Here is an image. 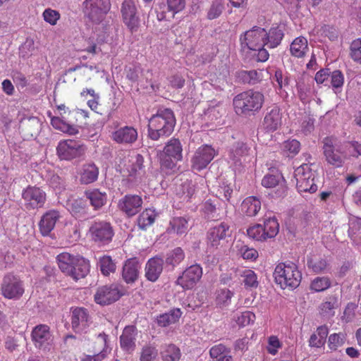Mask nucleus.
<instances>
[{"instance_id": "cd10ccee", "label": "nucleus", "mask_w": 361, "mask_h": 361, "mask_svg": "<svg viewBox=\"0 0 361 361\" xmlns=\"http://www.w3.org/2000/svg\"><path fill=\"white\" fill-rule=\"evenodd\" d=\"M99 169L93 163L82 165L80 173V182L82 184H90L98 178Z\"/></svg>"}, {"instance_id": "8fccbe9b", "label": "nucleus", "mask_w": 361, "mask_h": 361, "mask_svg": "<svg viewBox=\"0 0 361 361\" xmlns=\"http://www.w3.org/2000/svg\"><path fill=\"white\" fill-rule=\"evenodd\" d=\"M99 266L102 273L108 276L110 273H114L116 271V263L112 260L110 256H103L99 259Z\"/></svg>"}, {"instance_id": "49530a36", "label": "nucleus", "mask_w": 361, "mask_h": 361, "mask_svg": "<svg viewBox=\"0 0 361 361\" xmlns=\"http://www.w3.org/2000/svg\"><path fill=\"white\" fill-rule=\"evenodd\" d=\"M169 232L173 231L177 234L185 233L188 231V221L184 217H174L170 221Z\"/></svg>"}, {"instance_id": "0e129e2a", "label": "nucleus", "mask_w": 361, "mask_h": 361, "mask_svg": "<svg viewBox=\"0 0 361 361\" xmlns=\"http://www.w3.org/2000/svg\"><path fill=\"white\" fill-rule=\"evenodd\" d=\"M276 82L278 87L281 90L283 87L288 86L290 78L288 74H283L281 70H276L273 78Z\"/></svg>"}, {"instance_id": "423d86ee", "label": "nucleus", "mask_w": 361, "mask_h": 361, "mask_svg": "<svg viewBox=\"0 0 361 361\" xmlns=\"http://www.w3.org/2000/svg\"><path fill=\"white\" fill-rule=\"evenodd\" d=\"M86 15L95 23H100L111 8L110 0H85Z\"/></svg>"}, {"instance_id": "de8ad7c7", "label": "nucleus", "mask_w": 361, "mask_h": 361, "mask_svg": "<svg viewBox=\"0 0 361 361\" xmlns=\"http://www.w3.org/2000/svg\"><path fill=\"white\" fill-rule=\"evenodd\" d=\"M310 78H302L297 82L298 96L302 102H305L311 93V84Z\"/></svg>"}, {"instance_id": "f257e3e1", "label": "nucleus", "mask_w": 361, "mask_h": 361, "mask_svg": "<svg viewBox=\"0 0 361 361\" xmlns=\"http://www.w3.org/2000/svg\"><path fill=\"white\" fill-rule=\"evenodd\" d=\"M176 118L170 109H159L149 120L148 137L154 141L169 136L173 131Z\"/></svg>"}, {"instance_id": "3c124183", "label": "nucleus", "mask_w": 361, "mask_h": 361, "mask_svg": "<svg viewBox=\"0 0 361 361\" xmlns=\"http://www.w3.org/2000/svg\"><path fill=\"white\" fill-rule=\"evenodd\" d=\"M224 10V0H214L207 11V17L209 20L219 18Z\"/></svg>"}, {"instance_id": "7c9ffc66", "label": "nucleus", "mask_w": 361, "mask_h": 361, "mask_svg": "<svg viewBox=\"0 0 361 361\" xmlns=\"http://www.w3.org/2000/svg\"><path fill=\"white\" fill-rule=\"evenodd\" d=\"M261 209L260 200L254 196L245 198L241 204L242 212L248 216H256Z\"/></svg>"}, {"instance_id": "a18cd8bd", "label": "nucleus", "mask_w": 361, "mask_h": 361, "mask_svg": "<svg viewBox=\"0 0 361 361\" xmlns=\"http://www.w3.org/2000/svg\"><path fill=\"white\" fill-rule=\"evenodd\" d=\"M184 258L185 253L183 250L179 247H176L168 254L167 257L166 258V264L174 268L176 266L178 265Z\"/></svg>"}, {"instance_id": "2eb2a0df", "label": "nucleus", "mask_w": 361, "mask_h": 361, "mask_svg": "<svg viewBox=\"0 0 361 361\" xmlns=\"http://www.w3.org/2000/svg\"><path fill=\"white\" fill-rule=\"evenodd\" d=\"M262 185L267 188H274L276 197H283L287 191L286 180L280 173L265 175L262 180Z\"/></svg>"}, {"instance_id": "58836bf2", "label": "nucleus", "mask_w": 361, "mask_h": 361, "mask_svg": "<svg viewBox=\"0 0 361 361\" xmlns=\"http://www.w3.org/2000/svg\"><path fill=\"white\" fill-rule=\"evenodd\" d=\"M182 145L178 139L172 138L166 145L164 153L171 156L174 160H180L182 159Z\"/></svg>"}, {"instance_id": "6e6552de", "label": "nucleus", "mask_w": 361, "mask_h": 361, "mask_svg": "<svg viewBox=\"0 0 361 361\" xmlns=\"http://www.w3.org/2000/svg\"><path fill=\"white\" fill-rule=\"evenodd\" d=\"M57 154L61 159L71 160L84 155L86 147L75 140L61 141L56 148Z\"/></svg>"}, {"instance_id": "c85d7f7f", "label": "nucleus", "mask_w": 361, "mask_h": 361, "mask_svg": "<svg viewBox=\"0 0 361 361\" xmlns=\"http://www.w3.org/2000/svg\"><path fill=\"white\" fill-rule=\"evenodd\" d=\"M136 328L133 326L125 327L120 336L121 346L126 350H133L135 346Z\"/></svg>"}, {"instance_id": "603ef678", "label": "nucleus", "mask_w": 361, "mask_h": 361, "mask_svg": "<svg viewBox=\"0 0 361 361\" xmlns=\"http://www.w3.org/2000/svg\"><path fill=\"white\" fill-rule=\"evenodd\" d=\"M300 143L297 140H288L282 145V149L288 157H294L300 151Z\"/></svg>"}, {"instance_id": "7ed1b4c3", "label": "nucleus", "mask_w": 361, "mask_h": 361, "mask_svg": "<svg viewBox=\"0 0 361 361\" xmlns=\"http://www.w3.org/2000/svg\"><path fill=\"white\" fill-rule=\"evenodd\" d=\"M274 277L275 282L282 289L296 288L300 283L302 274L298 266L292 262L279 264L274 270Z\"/></svg>"}, {"instance_id": "6e6d98bb", "label": "nucleus", "mask_w": 361, "mask_h": 361, "mask_svg": "<svg viewBox=\"0 0 361 361\" xmlns=\"http://www.w3.org/2000/svg\"><path fill=\"white\" fill-rule=\"evenodd\" d=\"M247 235L258 241H265V233L263 232L262 226L261 224H256L253 226L250 227L247 230Z\"/></svg>"}, {"instance_id": "c756f323", "label": "nucleus", "mask_w": 361, "mask_h": 361, "mask_svg": "<svg viewBox=\"0 0 361 361\" xmlns=\"http://www.w3.org/2000/svg\"><path fill=\"white\" fill-rule=\"evenodd\" d=\"M79 257L68 252H62L56 257V261L60 270L66 275L71 273L72 267Z\"/></svg>"}, {"instance_id": "5701e85b", "label": "nucleus", "mask_w": 361, "mask_h": 361, "mask_svg": "<svg viewBox=\"0 0 361 361\" xmlns=\"http://www.w3.org/2000/svg\"><path fill=\"white\" fill-rule=\"evenodd\" d=\"M229 228V225L225 222H221L211 228L207 235V239L211 246L217 247L220 244V241L225 239L228 235Z\"/></svg>"}, {"instance_id": "f3484780", "label": "nucleus", "mask_w": 361, "mask_h": 361, "mask_svg": "<svg viewBox=\"0 0 361 361\" xmlns=\"http://www.w3.org/2000/svg\"><path fill=\"white\" fill-rule=\"evenodd\" d=\"M137 131L133 127L126 126L118 128L111 133V138L120 145H132L137 140Z\"/></svg>"}, {"instance_id": "ddd939ff", "label": "nucleus", "mask_w": 361, "mask_h": 361, "mask_svg": "<svg viewBox=\"0 0 361 361\" xmlns=\"http://www.w3.org/2000/svg\"><path fill=\"white\" fill-rule=\"evenodd\" d=\"M202 276V269L198 264H193L187 268L176 280V284L183 289H192L200 280Z\"/></svg>"}, {"instance_id": "9b49d317", "label": "nucleus", "mask_w": 361, "mask_h": 361, "mask_svg": "<svg viewBox=\"0 0 361 361\" xmlns=\"http://www.w3.org/2000/svg\"><path fill=\"white\" fill-rule=\"evenodd\" d=\"M22 198L27 209L42 208L47 199L45 192L35 186H28L22 192Z\"/></svg>"}, {"instance_id": "f704fd0d", "label": "nucleus", "mask_w": 361, "mask_h": 361, "mask_svg": "<svg viewBox=\"0 0 361 361\" xmlns=\"http://www.w3.org/2000/svg\"><path fill=\"white\" fill-rule=\"evenodd\" d=\"M182 312L179 308H174L169 312L160 314L157 318V322L160 326H167L178 321L181 317Z\"/></svg>"}, {"instance_id": "c03bdc74", "label": "nucleus", "mask_w": 361, "mask_h": 361, "mask_svg": "<svg viewBox=\"0 0 361 361\" xmlns=\"http://www.w3.org/2000/svg\"><path fill=\"white\" fill-rule=\"evenodd\" d=\"M161 354L163 361H178L181 356L180 349L173 344L165 345Z\"/></svg>"}, {"instance_id": "2f4dec72", "label": "nucleus", "mask_w": 361, "mask_h": 361, "mask_svg": "<svg viewBox=\"0 0 361 361\" xmlns=\"http://www.w3.org/2000/svg\"><path fill=\"white\" fill-rule=\"evenodd\" d=\"M90 271V264L84 258L80 257L73 264L71 273L68 276L77 281L85 277Z\"/></svg>"}, {"instance_id": "13d9d810", "label": "nucleus", "mask_w": 361, "mask_h": 361, "mask_svg": "<svg viewBox=\"0 0 361 361\" xmlns=\"http://www.w3.org/2000/svg\"><path fill=\"white\" fill-rule=\"evenodd\" d=\"M157 350L151 345H146L142 348L140 360V361H153L157 356Z\"/></svg>"}, {"instance_id": "473e14b6", "label": "nucleus", "mask_w": 361, "mask_h": 361, "mask_svg": "<svg viewBox=\"0 0 361 361\" xmlns=\"http://www.w3.org/2000/svg\"><path fill=\"white\" fill-rule=\"evenodd\" d=\"M307 39L304 37L295 38L290 44V51L292 56L301 58L308 51Z\"/></svg>"}, {"instance_id": "aec40b11", "label": "nucleus", "mask_w": 361, "mask_h": 361, "mask_svg": "<svg viewBox=\"0 0 361 361\" xmlns=\"http://www.w3.org/2000/svg\"><path fill=\"white\" fill-rule=\"evenodd\" d=\"M282 113L276 106H271L267 109V112L263 120V126L267 131L274 132L282 126Z\"/></svg>"}, {"instance_id": "1a4fd4ad", "label": "nucleus", "mask_w": 361, "mask_h": 361, "mask_svg": "<svg viewBox=\"0 0 361 361\" xmlns=\"http://www.w3.org/2000/svg\"><path fill=\"white\" fill-rule=\"evenodd\" d=\"M123 22L131 34L136 32L140 26L137 8L133 0H124L121 6Z\"/></svg>"}, {"instance_id": "a19ab883", "label": "nucleus", "mask_w": 361, "mask_h": 361, "mask_svg": "<svg viewBox=\"0 0 361 361\" xmlns=\"http://www.w3.org/2000/svg\"><path fill=\"white\" fill-rule=\"evenodd\" d=\"M283 37V32L279 27H271L267 32L266 44L268 48H275L279 46Z\"/></svg>"}, {"instance_id": "4d7b16f0", "label": "nucleus", "mask_w": 361, "mask_h": 361, "mask_svg": "<svg viewBox=\"0 0 361 361\" xmlns=\"http://www.w3.org/2000/svg\"><path fill=\"white\" fill-rule=\"evenodd\" d=\"M350 56L353 61L361 64V38L355 39L351 42Z\"/></svg>"}, {"instance_id": "4c0bfd02", "label": "nucleus", "mask_w": 361, "mask_h": 361, "mask_svg": "<svg viewBox=\"0 0 361 361\" xmlns=\"http://www.w3.org/2000/svg\"><path fill=\"white\" fill-rule=\"evenodd\" d=\"M158 214L154 209H145L138 216L137 224L142 230H146L147 227L152 225L157 217Z\"/></svg>"}, {"instance_id": "5fc2aeb1", "label": "nucleus", "mask_w": 361, "mask_h": 361, "mask_svg": "<svg viewBox=\"0 0 361 361\" xmlns=\"http://www.w3.org/2000/svg\"><path fill=\"white\" fill-rule=\"evenodd\" d=\"M331 286V281L328 277H316L310 284V289L315 292H321L326 290Z\"/></svg>"}, {"instance_id": "69168bd1", "label": "nucleus", "mask_w": 361, "mask_h": 361, "mask_svg": "<svg viewBox=\"0 0 361 361\" xmlns=\"http://www.w3.org/2000/svg\"><path fill=\"white\" fill-rule=\"evenodd\" d=\"M233 296V293L228 289L221 290L216 296L217 305L220 307L227 305Z\"/></svg>"}, {"instance_id": "6ab92c4d", "label": "nucleus", "mask_w": 361, "mask_h": 361, "mask_svg": "<svg viewBox=\"0 0 361 361\" xmlns=\"http://www.w3.org/2000/svg\"><path fill=\"white\" fill-rule=\"evenodd\" d=\"M142 200L137 195H126L118 202V207L128 216L137 214L142 207Z\"/></svg>"}, {"instance_id": "ea45409f", "label": "nucleus", "mask_w": 361, "mask_h": 361, "mask_svg": "<svg viewBox=\"0 0 361 361\" xmlns=\"http://www.w3.org/2000/svg\"><path fill=\"white\" fill-rule=\"evenodd\" d=\"M329 329L326 325L320 326L317 329L310 338L309 343L311 347L320 348L324 345L328 336Z\"/></svg>"}, {"instance_id": "37998d69", "label": "nucleus", "mask_w": 361, "mask_h": 361, "mask_svg": "<svg viewBox=\"0 0 361 361\" xmlns=\"http://www.w3.org/2000/svg\"><path fill=\"white\" fill-rule=\"evenodd\" d=\"M266 240L274 238L279 231V224L275 217L266 219L262 226Z\"/></svg>"}, {"instance_id": "c9c22d12", "label": "nucleus", "mask_w": 361, "mask_h": 361, "mask_svg": "<svg viewBox=\"0 0 361 361\" xmlns=\"http://www.w3.org/2000/svg\"><path fill=\"white\" fill-rule=\"evenodd\" d=\"M307 265L310 269L317 274L328 272L330 269L327 260L320 257H308Z\"/></svg>"}, {"instance_id": "864d4df0", "label": "nucleus", "mask_w": 361, "mask_h": 361, "mask_svg": "<svg viewBox=\"0 0 361 361\" xmlns=\"http://www.w3.org/2000/svg\"><path fill=\"white\" fill-rule=\"evenodd\" d=\"M243 283L246 288H257L258 286V281L256 274L250 269H245L241 274Z\"/></svg>"}, {"instance_id": "a878e982", "label": "nucleus", "mask_w": 361, "mask_h": 361, "mask_svg": "<svg viewBox=\"0 0 361 361\" xmlns=\"http://www.w3.org/2000/svg\"><path fill=\"white\" fill-rule=\"evenodd\" d=\"M59 217V212L56 210H50L45 213L39 224L41 233L43 235H48L54 229Z\"/></svg>"}, {"instance_id": "9d476101", "label": "nucleus", "mask_w": 361, "mask_h": 361, "mask_svg": "<svg viewBox=\"0 0 361 361\" xmlns=\"http://www.w3.org/2000/svg\"><path fill=\"white\" fill-rule=\"evenodd\" d=\"M267 31L265 29L255 27L245 32L244 36L240 37L241 45L243 49L253 50L265 46Z\"/></svg>"}, {"instance_id": "79ce46f5", "label": "nucleus", "mask_w": 361, "mask_h": 361, "mask_svg": "<svg viewBox=\"0 0 361 361\" xmlns=\"http://www.w3.org/2000/svg\"><path fill=\"white\" fill-rule=\"evenodd\" d=\"M49 117H51V126L63 133H68L69 135H75L78 133V130L74 126H71L57 116H51V113H49Z\"/></svg>"}, {"instance_id": "bb28decb", "label": "nucleus", "mask_w": 361, "mask_h": 361, "mask_svg": "<svg viewBox=\"0 0 361 361\" xmlns=\"http://www.w3.org/2000/svg\"><path fill=\"white\" fill-rule=\"evenodd\" d=\"M140 266L135 259H128L123 267V279L128 283L135 282L139 274Z\"/></svg>"}, {"instance_id": "052dcab7", "label": "nucleus", "mask_w": 361, "mask_h": 361, "mask_svg": "<svg viewBox=\"0 0 361 361\" xmlns=\"http://www.w3.org/2000/svg\"><path fill=\"white\" fill-rule=\"evenodd\" d=\"M255 319V315L252 312L245 311L236 316L235 322L239 326H245L253 322Z\"/></svg>"}, {"instance_id": "393cba45", "label": "nucleus", "mask_w": 361, "mask_h": 361, "mask_svg": "<svg viewBox=\"0 0 361 361\" xmlns=\"http://www.w3.org/2000/svg\"><path fill=\"white\" fill-rule=\"evenodd\" d=\"M164 266V260L160 257L149 259L145 266V276L147 280L154 282L160 276Z\"/></svg>"}, {"instance_id": "680f3d73", "label": "nucleus", "mask_w": 361, "mask_h": 361, "mask_svg": "<svg viewBox=\"0 0 361 361\" xmlns=\"http://www.w3.org/2000/svg\"><path fill=\"white\" fill-rule=\"evenodd\" d=\"M345 336L343 334H333L329 337V347L332 350H336L338 348L344 343Z\"/></svg>"}, {"instance_id": "f8f14e48", "label": "nucleus", "mask_w": 361, "mask_h": 361, "mask_svg": "<svg viewBox=\"0 0 361 361\" xmlns=\"http://www.w3.org/2000/svg\"><path fill=\"white\" fill-rule=\"evenodd\" d=\"M324 154L328 164L334 167H341L344 162L345 156L336 145V140L332 137L324 140Z\"/></svg>"}, {"instance_id": "f03ea898", "label": "nucleus", "mask_w": 361, "mask_h": 361, "mask_svg": "<svg viewBox=\"0 0 361 361\" xmlns=\"http://www.w3.org/2000/svg\"><path fill=\"white\" fill-rule=\"evenodd\" d=\"M264 94L252 90L237 94L233 100L234 109L238 114L249 115L259 111L264 104Z\"/></svg>"}, {"instance_id": "4be33fe9", "label": "nucleus", "mask_w": 361, "mask_h": 361, "mask_svg": "<svg viewBox=\"0 0 361 361\" xmlns=\"http://www.w3.org/2000/svg\"><path fill=\"white\" fill-rule=\"evenodd\" d=\"M144 162V157L141 154H137L131 156L126 165L128 176L135 179L142 178L145 173Z\"/></svg>"}, {"instance_id": "e2e57ef3", "label": "nucleus", "mask_w": 361, "mask_h": 361, "mask_svg": "<svg viewBox=\"0 0 361 361\" xmlns=\"http://www.w3.org/2000/svg\"><path fill=\"white\" fill-rule=\"evenodd\" d=\"M44 20L51 25H55L60 18V13L51 8H47L43 12Z\"/></svg>"}, {"instance_id": "72a5a7b5", "label": "nucleus", "mask_w": 361, "mask_h": 361, "mask_svg": "<svg viewBox=\"0 0 361 361\" xmlns=\"http://www.w3.org/2000/svg\"><path fill=\"white\" fill-rule=\"evenodd\" d=\"M85 195L95 209L101 208L106 202L107 197L106 192H102L98 189L87 190Z\"/></svg>"}, {"instance_id": "0eeeda50", "label": "nucleus", "mask_w": 361, "mask_h": 361, "mask_svg": "<svg viewBox=\"0 0 361 361\" xmlns=\"http://www.w3.org/2000/svg\"><path fill=\"white\" fill-rule=\"evenodd\" d=\"M215 149L209 145H203L198 147L192 155L190 163L191 169L195 172H199L209 165L216 156Z\"/></svg>"}, {"instance_id": "20e7f679", "label": "nucleus", "mask_w": 361, "mask_h": 361, "mask_svg": "<svg viewBox=\"0 0 361 361\" xmlns=\"http://www.w3.org/2000/svg\"><path fill=\"white\" fill-rule=\"evenodd\" d=\"M294 177L300 193H314L317 190V185L314 183V174L308 164H303L298 167L295 170Z\"/></svg>"}, {"instance_id": "a211bd4d", "label": "nucleus", "mask_w": 361, "mask_h": 361, "mask_svg": "<svg viewBox=\"0 0 361 361\" xmlns=\"http://www.w3.org/2000/svg\"><path fill=\"white\" fill-rule=\"evenodd\" d=\"M121 295L116 286H104L97 289L94 295V300L98 304L106 305L116 302Z\"/></svg>"}, {"instance_id": "b1692460", "label": "nucleus", "mask_w": 361, "mask_h": 361, "mask_svg": "<svg viewBox=\"0 0 361 361\" xmlns=\"http://www.w3.org/2000/svg\"><path fill=\"white\" fill-rule=\"evenodd\" d=\"M89 315L86 309L78 307L73 310L71 317L72 328L76 333L85 331L88 326Z\"/></svg>"}, {"instance_id": "338daca9", "label": "nucleus", "mask_w": 361, "mask_h": 361, "mask_svg": "<svg viewBox=\"0 0 361 361\" xmlns=\"http://www.w3.org/2000/svg\"><path fill=\"white\" fill-rule=\"evenodd\" d=\"M179 193L183 197V199L189 200L193 195L195 189L191 182H185L180 185Z\"/></svg>"}, {"instance_id": "412c9836", "label": "nucleus", "mask_w": 361, "mask_h": 361, "mask_svg": "<svg viewBox=\"0 0 361 361\" xmlns=\"http://www.w3.org/2000/svg\"><path fill=\"white\" fill-rule=\"evenodd\" d=\"M250 147L243 141L235 142L230 149L229 158L235 165H241L250 155Z\"/></svg>"}, {"instance_id": "4468645a", "label": "nucleus", "mask_w": 361, "mask_h": 361, "mask_svg": "<svg viewBox=\"0 0 361 361\" xmlns=\"http://www.w3.org/2000/svg\"><path fill=\"white\" fill-rule=\"evenodd\" d=\"M89 232L94 241L103 243L111 241L114 235L112 227L106 221L94 222L90 226Z\"/></svg>"}, {"instance_id": "bf43d9fd", "label": "nucleus", "mask_w": 361, "mask_h": 361, "mask_svg": "<svg viewBox=\"0 0 361 361\" xmlns=\"http://www.w3.org/2000/svg\"><path fill=\"white\" fill-rule=\"evenodd\" d=\"M167 9L172 13V17L183 11L185 7V0H166Z\"/></svg>"}, {"instance_id": "e433bc0d", "label": "nucleus", "mask_w": 361, "mask_h": 361, "mask_svg": "<svg viewBox=\"0 0 361 361\" xmlns=\"http://www.w3.org/2000/svg\"><path fill=\"white\" fill-rule=\"evenodd\" d=\"M338 298L335 295H330L319 306V312L324 317H330L334 315V310L338 308Z\"/></svg>"}, {"instance_id": "774afa93", "label": "nucleus", "mask_w": 361, "mask_h": 361, "mask_svg": "<svg viewBox=\"0 0 361 361\" xmlns=\"http://www.w3.org/2000/svg\"><path fill=\"white\" fill-rule=\"evenodd\" d=\"M344 82V77L340 71H334L331 75V83L335 88H338L343 86Z\"/></svg>"}, {"instance_id": "39448f33", "label": "nucleus", "mask_w": 361, "mask_h": 361, "mask_svg": "<svg viewBox=\"0 0 361 361\" xmlns=\"http://www.w3.org/2000/svg\"><path fill=\"white\" fill-rule=\"evenodd\" d=\"M0 291L6 299L18 300L23 295L25 289L23 281L18 277L8 274L3 277Z\"/></svg>"}, {"instance_id": "dca6fc26", "label": "nucleus", "mask_w": 361, "mask_h": 361, "mask_svg": "<svg viewBox=\"0 0 361 361\" xmlns=\"http://www.w3.org/2000/svg\"><path fill=\"white\" fill-rule=\"evenodd\" d=\"M51 337L49 326L46 324H39L32 331V341L39 349H49L52 341Z\"/></svg>"}, {"instance_id": "09e8293b", "label": "nucleus", "mask_w": 361, "mask_h": 361, "mask_svg": "<svg viewBox=\"0 0 361 361\" xmlns=\"http://www.w3.org/2000/svg\"><path fill=\"white\" fill-rule=\"evenodd\" d=\"M238 78L243 83L250 85H255L260 81L259 73L255 70L240 71Z\"/></svg>"}]
</instances>
